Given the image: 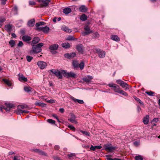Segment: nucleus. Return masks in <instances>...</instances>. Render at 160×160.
I'll use <instances>...</instances> for the list:
<instances>
[{"label":"nucleus","instance_id":"nucleus-51","mask_svg":"<svg viewBox=\"0 0 160 160\" xmlns=\"http://www.w3.org/2000/svg\"><path fill=\"white\" fill-rule=\"evenodd\" d=\"M68 128L73 131H75V128L74 127L71 125H69L68 126Z\"/></svg>","mask_w":160,"mask_h":160},{"label":"nucleus","instance_id":"nucleus-38","mask_svg":"<svg viewBox=\"0 0 160 160\" xmlns=\"http://www.w3.org/2000/svg\"><path fill=\"white\" fill-rule=\"evenodd\" d=\"M118 93L122 94V95H123L125 96H128V94L127 93L122 90H120V89Z\"/></svg>","mask_w":160,"mask_h":160},{"label":"nucleus","instance_id":"nucleus-58","mask_svg":"<svg viewBox=\"0 0 160 160\" xmlns=\"http://www.w3.org/2000/svg\"><path fill=\"white\" fill-rule=\"evenodd\" d=\"M134 99H135V100L136 101H137V102H138L139 103H142V102L141 101V100L140 99H139V98H138L135 97V98H134Z\"/></svg>","mask_w":160,"mask_h":160},{"label":"nucleus","instance_id":"nucleus-37","mask_svg":"<svg viewBox=\"0 0 160 160\" xmlns=\"http://www.w3.org/2000/svg\"><path fill=\"white\" fill-rule=\"evenodd\" d=\"M9 44L12 47H13L15 46V42L14 40H11L9 42Z\"/></svg>","mask_w":160,"mask_h":160},{"label":"nucleus","instance_id":"nucleus-25","mask_svg":"<svg viewBox=\"0 0 160 160\" xmlns=\"http://www.w3.org/2000/svg\"><path fill=\"white\" fill-rule=\"evenodd\" d=\"M5 30L8 32H10L12 31V26L10 24L6 25L5 26Z\"/></svg>","mask_w":160,"mask_h":160},{"label":"nucleus","instance_id":"nucleus-49","mask_svg":"<svg viewBox=\"0 0 160 160\" xmlns=\"http://www.w3.org/2000/svg\"><path fill=\"white\" fill-rule=\"evenodd\" d=\"M47 121L49 123L52 124H54L55 122V121L51 119H48L47 120Z\"/></svg>","mask_w":160,"mask_h":160},{"label":"nucleus","instance_id":"nucleus-10","mask_svg":"<svg viewBox=\"0 0 160 160\" xmlns=\"http://www.w3.org/2000/svg\"><path fill=\"white\" fill-rule=\"evenodd\" d=\"M37 64L41 69H43L47 66V63L43 61L38 62Z\"/></svg>","mask_w":160,"mask_h":160},{"label":"nucleus","instance_id":"nucleus-52","mask_svg":"<svg viewBox=\"0 0 160 160\" xmlns=\"http://www.w3.org/2000/svg\"><path fill=\"white\" fill-rule=\"evenodd\" d=\"M158 121V118H154L152 121V123L153 124V122H157Z\"/></svg>","mask_w":160,"mask_h":160},{"label":"nucleus","instance_id":"nucleus-42","mask_svg":"<svg viewBox=\"0 0 160 160\" xmlns=\"http://www.w3.org/2000/svg\"><path fill=\"white\" fill-rule=\"evenodd\" d=\"M18 107L19 108H20L21 109H23L25 108H27L28 107V106L27 105H21L18 106Z\"/></svg>","mask_w":160,"mask_h":160},{"label":"nucleus","instance_id":"nucleus-14","mask_svg":"<svg viewBox=\"0 0 160 160\" xmlns=\"http://www.w3.org/2000/svg\"><path fill=\"white\" fill-rule=\"evenodd\" d=\"M62 30L67 32L70 33L72 32L71 29L69 28L65 25L62 26L61 28Z\"/></svg>","mask_w":160,"mask_h":160},{"label":"nucleus","instance_id":"nucleus-64","mask_svg":"<svg viewBox=\"0 0 160 160\" xmlns=\"http://www.w3.org/2000/svg\"><path fill=\"white\" fill-rule=\"evenodd\" d=\"M59 111L61 112L62 113L64 112V110L63 108H60L59 109Z\"/></svg>","mask_w":160,"mask_h":160},{"label":"nucleus","instance_id":"nucleus-40","mask_svg":"<svg viewBox=\"0 0 160 160\" xmlns=\"http://www.w3.org/2000/svg\"><path fill=\"white\" fill-rule=\"evenodd\" d=\"M33 151L35 152L39 153L41 154L45 155L44 154L45 153L44 152L42 151H40L38 149H34L33 150Z\"/></svg>","mask_w":160,"mask_h":160},{"label":"nucleus","instance_id":"nucleus-5","mask_svg":"<svg viewBox=\"0 0 160 160\" xmlns=\"http://www.w3.org/2000/svg\"><path fill=\"white\" fill-rule=\"evenodd\" d=\"M54 73L59 79H61L62 78V74L64 73V72L62 71H51Z\"/></svg>","mask_w":160,"mask_h":160},{"label":"nucleus","instance_id":"nucleus-60","mask_svg":"<svg viewBox=\"0 0 160 160\" xmlns=\"http://www.w3.org/2000/svg\"><path fill=\"white\" fill-rule=\"evenodd\" d=\"M53 158L54 160H62L60 159L57 156H54Z\"/></svg>","mask_w":160,"mask_h":160},{"label":"nucleus","instance_id":"nucleus-63","mask_svg":"<svg viewBox=\"0 0 160 160\" xmlns=\"http://www.w3.org/2000/svg\"><path fill=\"white\" fill-rule=\"evenodd\" d=\"M11 108H8V107H6V108H5L4 107V109H5L7 112H9L10 109Z\"/></svg>","mask_w":160,"mask_h":160},{"label":"nucleus","instance_id":"nucleus-22","mask_svg":"<svg viewBox=\"0 0 160 160\" xmlns=\"http://www.w3.org/2000/svg\"><path fill=\"white\" fill-rule=\"evenodd\" d=\"M35 22V19H33L29 21L28 22V25L29 27H33L34 25Z\"/></svg>","mask_w":160,"mask_h":160},{"label":"nucleus","instance_id":"nucleus-48","mask_svg":"<svg viewBox=\"0 0 160 160\" xmlns=\"http://www.w3.org/2000/svg\"><path fill=\"white\" fill-rule=\"evenodd\" d=\"M146 93L149 96H152L154 95V93L152 91L146 92Z\"/></svg>","mask_w":160,"mask_h":160},{"label":"nucleus","instance_id":"nucleus-7","mask_svg":"<svg viewBox=\"0 0 160 160\" xmlns=\"http://www.w3.org/2000/svg\"><path fill=\"white\" fill-rule=\"evenodd\" d=\"M84 30L85 31V32H82V34L83 36H85L89 34L92 32V31L91 30L90 28L87 26L84 28Z\"/></svg>","mask_w":160,"mask_h":160},{"label":"nucleus","instance_id":"nucleus-21","mask_svg":"<svg viewBox=\"0 0 160 160\" xmlns=\"http://www.w3.org/2000/svg\"><path fill=\"white\" fill-rule=\"evenodd\" d=\"M72 64L74 68L77 69L79 68V62L78 61L73 60Z\"/></svg>","mask_w":160,"mask_h":160},{"label":"nucleus","instance_id":"nucleus-62","mask_svg":"<svg viewBox=\"0 0 160 160\" xmlns=\"http://www.w3.org/2000/svg\"><path fill=\"white\" fill-rule=\"evenodd\" d=\"M90 149L92 150L93 151H94L96 148H95V147L93 146L92 145L91 148H90Z\"/></svg>","mask_w":160,"mask_h":160},{"label":"nucleus","instance_id":"nucleus-17","mask_svg":"<svg viewBox=\"0 0 160 160\" xmlns=\"http://www.w3.org/2000/svg\"><path fill=\"white\" fill-rule=\"evenodd\" d=\"M105 149L110 152H112L113 150L115 148L111 146H109L108 145H105Z\"/></svg>","mask_w":160,"mask_h":160},{"label":"nucleus","instance_id":"nucleus-8","mask_svg":"<svg viewBox=\"0 0 160 160\" xmlns=\"http://www.w3.org/2000/svg\"><path fill=\"white\" fill-rule=\"evenodd\" d=\"M64 72L63 75L67 77H72L75 78L76 76V74H75L73 72H66L65 71H62Z\"/></svg>","mask_w":160,"mask_h":160},{"label":"nucleus","instance_id":"nucleus-50","mask_svg":"<svg viewBox=\"0 0 160 160\" xmlns=\"http://www.w3.org/2000/svg\"><path fill=\"white\" fill-rule=\"evenodd\" d=\"M5 19L4 18H0V27H1L2 25V23L4 22Z\"/></svg>","mask_w":160,"mask_h":160},{"label":"nucleus","instance_id":"nucleus-9","mask_svg":"<svg viewBox=\"0 0 160 160\" xmlns=\"http://www.w3.org/2000/svg\"><path fill=\"white\" fill-rule=\"evenodd\" d=\"M76 55V52H72L71 53H67L64 54L65 58L70 59L74 57Z\"/></svg>","mask_w":160,"mask_h":160},{"label":"nucleus","instance_id":"nucleus-39","mask_svg":"<svg viewBox=\"0 0 160 160\" xmlns=\"http://www.w3.org/2000/svg\"><path fill=\"white\" fill-rule=\"evenodd\" d=\"M15 112L18 114H20L21 113H23L22 110L20 109L18 107V109L16 110Z\"/></svg>","mask_w":160,"mask_h":160},{"label":"nucleus","instance_id":"nucleus-57","mask_svg":"<svg viewBox=\"0 0 160 160\" xmlns=\"http://www.w3.org/2000/svg\"><path fill=\"white\" fill-rule=\"evenodd\" d=\"M1 4L2 5H4L6 3L7 0H1Z\"/></svg>","mask_w":160,"mask_h":160},{"label":"nucleus","instance_id":"nucleus-43","mask_svg":"<svg viewBox=\"0 0 160 160\" xmlns=\"http://www.w3.org/2000/svg\"><path fill=\"white\" fill-rule=\"evenodd\" d=\"M83 81H84L85 82H86L87 83H89L90 82V79H88L87 77H84L82 79Z\"/></svg>","mask_w":160,"mask_h":160},{"label":"nucleus","instance_id":"nucleus-44","mask_svg":"<svg viewBox=\"0 0 160 160\" xmlns=\"http://www.w3.org/2000/svg\"><path fill=\"white\" fill-rule=\"evenodd\" d=\"M32 57L29 56H28L26 57V59L27 60L28 62H30L32 60Z\"/></svg>","mask_w":160,"mask_h":160},{"label":"nucleus","instance_id":"nucleus-41","mask_svg":"<svg viewBox=\"0 0 160 160\" xmlns=\"http://www.w3.org/2000/svg\"><path fill=\"white\" fill-rule=\"evenodd\" d=\"M5 105L6 107L10 108H11L14 106L13 105V104L9 103H5Z\"/></svg>","mask_w":160,"mask_h":160},{"label":"nucleus","instance_id":"nucleus-19","mask_svg":"<svg viewBox=\"0 0 160 160\" xmlns=\"http://www.w3.org/2000/svg\"><path fill=\"white\" fill-rule=\"evenodd\" d=\"M79 11L81 12H85L87 11V8L85 5H82L80 7Z\"/></svg>","mask_w":160,"mask_h":160},{"label":"nucleus","instance_id":"nucleus-13","mask_svg":"<svg viewBox=\"0 0 160 160\" xmlns=\"http://www.w3.org/2000/svg\"><path fill=\"white\" fill-rule=\"evenodd\" d=\"M40 39L38 37H35L33 38V39L32 41L31 45H34L38 43L40 41Z\"/></svg>","mask_w":160,"mask_h":160},{"label":"nucleus","instance_id":"nucleus-59","mask_svg":"<svg viewBox=\"0 0 160 160\" xmlns=\"http://www.w3.org/2000/svg\"><path fill=\"white\" fill-rule=\"evenodd\" d=\"M22 35H24L25 34V30L22 29L20 31Z\"/></svg>","mask_w":160,"mask_h":160},{"label":"nucleus","instance_id":"nucleus-11","mask_svg":"<svg viewBox=\"0 0 160 160\" xmlns=\"http://www.w3.org/2000/svg\"><path fill=\"white\" fill-rule=\"evenodd\" d=\"M76 49L79 53L81 54L83 53L84 48L82 44H79L77 45Z\"/></svg>","mask_w":160,"mask_h":160},{"label":"nucleus","instance_id":"nucleus-12","mask_svg":"<svg viewBox=\"0 0 160 160\" xmlns=\"http://www.w3.org/2000/svg\"><path fill=\"white\" fill-rule=\"evenodd\" d=\"M76 117L73 114L71 115V117L68 119V120L72 123L77 124L78 122L76 120Z\"/></svg>","mask_w":160,"mask_h":160},{"label":"nucleus","instance_id":"nucleus-46","mask_svg":"<svg viewBox=\"0 0 160 160\" xmlns=\"http://www.w3.org/2000/svg\"><path fill=\"white\" fill-rule=\"evenodd\" d=\"M22 158L20 156H15L13 158L14 160H20L22 159Z\"/></svg>","mask_w":160,"mask_h":160},{"label":"nucleus","instance_id":"nucleus-55","mask_svg":"<svg viewBox=\"0 0 160 160\" xmlns=\"http://www.w3.org/2000/svg\"><path fill=\"white\" fill-rule=\"evenodd\" d=\"M23 45V43L21 41H20L18 44V46L19 47H22Z\"/></svg>","mask_w":160,"mask_h":160},{"label":"nucleus","instance_id":"nucleus-1","mask_svg":"<svg viewBox=\"0 0 160 160\" xmlns=\"http://www.w3.org/2000/svg\"><path fill=\"white\" fill-rule=\"evenodd\" d=\"M43 45V43H40L38 44L37 45H32V50L30 51L31 54L33 53H38L42 51L41 47Z\"/></svg>","mask_w":160,"mask_h":160},{"label":"nucleus","instance_id":"nucleus-28","mask_svg":"<svg viewBox=\"0 0 160 160\" xmlns=\"http://www.w3.org/2000/svg\"><path fill=\"white\" fill-rule=\"evenodd\" d=\"M12 11L13 13V14L16 15L18 14V8L17 6L14 7L12 8Z\"/></svg>","mask_w":160,"mask_h":160},{"label":"nucleus","instance_id":"nucleus-3","mask_svg":"<svg viewBox=\"0 0 160 160\" xmlns=\"http://www.w3.org/2000/svg\"><path fill=\"white\" fill-rule=\"evenodd\" d=\"M96 52L98 54V57L101 58H103L105 56V52L99 48H96L95 49Z\"/></svg>","mask_w":160,"mask_h":160},{"label":"nucleus","instance_id":"nucleus-36","mask_svg":"<svg viewBox=\"0 0 160 160\" xmlns=\"http://www.w3.org/2000/svg\"><path fill=\"white\" fill-rule=\"evenodd\" d=\"M113 90L115 92H118L120 90V87L119 86L116 85L113 88Z\"/></svg>","mask_w":160,"mask_h":160},{"label":"nucleus","instance_id":"nucleus-29","mask_svg":"<svg viewBox=\"0 0 160 160\" xmlns=\"http://www.w3.org/2000/svg\"><path fill=\"white\" fill-rule=\"evenodd\" d=\"M36 106H38L42 107H44L46 106V104L44 103H42L40 102H36L35 103Z\"/></svg>","mask_w":160,"mask_h":160},{"label":"nucleus","instance_id":"nucleus-35","mask_svg":"<svg viewBox=\"0 0 160 160\" xmlns=\"http://www.w3.org/2000/svg\"><path fill=\"white\" fill-rule=\"evenodd\" d=\"M120 86L123 88H125L126 89L128 88V84L123 81L122 82Z\"/></svg>","mask_w":160,"mask_h":160},{"label":"nucleus","instance_id":"nucleus-32","mask_svg":"<svg viewBox=\"0 0 160 160\" xmlns=\"http://www.w3.org/2000/svg\"><path fill=\"white\" fill-rule=\"evenodd\" d=\"M3 81L8 86H11V83L8 80L6 79H3Z\"/></svg>","mask_w":160,"mask_h":160},{"label":"nucleus","instance_id":"nucleus-34","mask_svg":"<svg viewBox=\"0 0 160 160\" xmlns=\"http://www.w3.org/2000/svg\"><path fill=\"white\" fill-rule=\"evenodd\" d=\"M80 132H81L83 134L85 135L86 136H89L90 135V133L89 132L83 131L82 130H81Z\"/></svg>","mask_w":160,"mask_h":160},{"label":"nucleus","instance_id":"nucleus-23","mask_svg":"<svg viewBox=\"0 0 160 160\" xmlns=\"http://www.w3.org/2000/svg\"><path fill=\"white\" fill-rule=\"evenodd\" d=\"M111 39L115 41L116 42H118L120 41L119 38L116 35H112L111 36Z\"/></svg>","mask_w":160,"mask_h":160},{"label":"nucleus","instance_id":"nucleus-56","mask_svg":"<svg viewBox=\"0 0 160 160\" xmlns=\"http://www.w3.org/2000/svg\"><path fill=\"white\" fill-rule=\"evenodd\" d=\"M123 81L121 80L118 79L116 81V82L118 84L121 85Z\"/></svg>","mask_w":160,"mask_h":160},{"label":"nucleus","instance_id":"nucleus-30","mask_svg":"<svg viewBox=\"0 0 160 160\" xmlns=\"http://www.w3.org/2000/svg\"><path fill=\"white\" fill-rule=\"evenodd\" d=\"M24 90L28 92H32V88L30 87H25L24 88Z\"/></svg>","mask_w":160,"mask_h":160},{"label":"nucleus","instance_id":"nucleus-15","mask_svg":"<svg viewBox=\"0 0 160 160\" xmlns=\"http://www.w3.org/2000/svg\"><path fill=\"white\" fill-rule=\"evenodd\" d=\"M18 79L20 81L26 82L27 81V78H26L22 74H19L18 75Z\"/></svg>","mask_w":160,"mask_h":160},{"label":"nucleus","instance_id":"nucleus-4","mask_svg":"<svg viewBox=\"0 0 160 160\" xmlns=\"http://www.w3.org/2000/svg\"><path fill=\"white\" fill-rule=\"evenodd\" d=\"M36 29L39 31H42L44 33H47L49 32L50 28L46 26L43 27H40L37 28Z\"/></svg>","mask_w":160,"mask_h":160},{"label":"nucleus","instance_id":"nucleus-24","mask_svg":"<svg viewBox=\"0 0 160 160\" xmlns=\"http://www.w3.org/2000/svg\"><path fill=\"white\" fill-rule=\"evenodd\" d=\"M71 99L73 101L75 102H78L80 104H83L84 103V102L82 100H79L77 99H76L73 97L71 98Z\"/></svg>","mask_w":160,"mask_h":160},{"label":"nucleus","instance_id":"nucleus-61","mask_svg":"<svg viewBox=\"0 0 160 160\" xmlns=\"http://www.w3.org/2000/svg\"><path fill=\"white\" fill-rule=\"evenodd\" d=\"M134 145L136 146H137L139 144V142L138 141H136L134 142Z\"/></svg>","mask_w":160,"mask_h":160},{"label":"nucleus","instance_id":"nucleus-26","mask_svg":"<svg viewBox=\"0 0 160 160\" xmlns=\"http://www.w3.org/2000/svg\"><path fill=\"white\" fill-rule=\"evenodd\" d=\"M87 18L88 17L85 14H82L80 17V19L82 21H86Z\"/></svg>","mask_w":160,"mask_h":160},{"label":"nucleus","instance_id":"nucleus-20","mask_svg":"<svg viewBox=\"0 0 160 160\" xmlns=\"http://www.w3.org/2000/svg\"><path fill=\"white\" fill-rule=\"evenodd\" d=\"M22 39L23 41L24 42H28L30 41L31 40L32 38L31 37L29 36L24 35L22 36Z\"/></svg>","mask_w":160,"mask_h":160},{"label":"nucleus","instance_id":"nucleus-2","mask_svg":"<svg viewBox=\"0 0 160 160\" xmlns=\"http://www.w3.org/2000/svg\"><path fill=\"white\" fill-rule=\"evenodd\" d=\"M58 45L57 44H53L49 46V49L50 50V52L52 54H55L57 52L55 51L58 49Z\"/></svg>","mask_w":160,"mask_h":160},{"label":"nucleus","instance_id":"nucleus-53","mask_svg":"<svg viewBox=\"0 0 160 160\" xmlns=\"http://www.w3.org/2000/svg\"><path fill=\"white\" fill-rule=\"evenodd\" d=\"M116 84L113 83H111L108 84V86L110 87H112L113 88H114V87H115Z\"/></svg>","mask_w":160,"mask_h":160},{"label":"nucleus","instance_id":"nucleus-18","mask_svg":"<svg viewBox=\"0 0 160 160\" xmlns=\"http://www.w3.org/2000/svg\"><path fill=\"white\" fill-rule=\"evenodd\" d=\"M149 117L148 115H146L143 119V122L145 124H147L149 122Z\"/></svg>","mask_w":160,"mask_h":160},{"label":"nucleus","instance_id":"nucleus-27","mask_svg":"<svg viewBox=\"0 0 160 160\" xmlns=\"http://www.w3.org/2000/svg\"><path fill=\"white\" fill-rule=\"evenodd\" d=\"M62 46L65 48H68L71 47L70 44L68 42L62 43Z\"/></svg>","mask_w":160,"mask_h":160},{"label":"nucleus","instance_id":"nucleus-31","mask_svg":"<svg viewBox=\"0 0 160 160\" xmlns=\"http://www.w3.org/2000/svg\"><path fill=\"white\" fill-rule=\"evenodd\" d=\"M46 23L43 22H40L36 24V26L37 28L39 27L41 25H44Z\"/></svg>","mask_w":160,"mask_h":160},{"label":"nucleus","instance_id":"nucleus-54","mask_svg":"<svg viewBox=\"0 0 160 160\" xmlns=\"http://www.w3.org/2000/svg\"><path fill=\"white\" fill-rule=\"evenodd\" d=\"M36 4V3L33 1H29V4L30 5H34Z\"/></svg>","mask_w":160,"mask_h":160},{"label":"nucleus","instance_id":"nucleus-47","mask_svg":"<svg viewBox=\"0 0 160 160\" xmlns=\"http://www.w3.org/2000/svg\"><path fill=\"white\" fill-rule=\"evenodd\" d=\"M136 160H142L143 158L140 156H137L135 157Z\"/></svg>","mask_w":160,"mask_h":160},{"label":"nucleus","instance_id":"nucleus-33","mask_svg":"<svg viewBox=\"0 0 160 160\" xmlns=\"http://www.w3.org/2000/svg\"><path fill=\"white\" fill-rule=\"evenodd\" d=\"M84 67V62L83 61H82L80 63H79V67L81 70Z\"/></svg>","mask_w":160,"mask_h":160},{"label":"nucleus","instance_id":"nucleus-45","mask_svg":"<svg viewBox=\"0 0 160 160\" xmlns=\"http://www.w3.org/2000/svg\"><path fill=\"white\" fill-rule=\"evenodd\" d=\"M75 38L74 37L72 36H68L67 38V40H73L75 39Z\"/></svg>","mask_w":160,"mask_h":160},{"label":"nucleus","instance_id":"nucleus-6","mask_svg":"<svg viewBox=\"0 0 160 160\" xmlns=\"http://www.w3.org/2000/svg\"><path fill=\"white\" fill-rule=\"evenodd\" d=\"M51 0H42V3L40 5V6L38 7L41 8L43 7H47L49 5V2H51Z\"/></svg>","mask_w":160,"mask_h":160},{"label":"nucleus","instance_id":"nucleus-16","mask_svg":"<svg viewBox=\"0 0 160 160\" xmlns=\"http://www.w3.org/2000/svg\"><path fill=\"white\" fill-rule=\"evenodd\" d=\"M72 12V10L69 7H67L63 9V12L65 14H68Z\"/></svg>","mask_w":160,"mask_h":160}]
</instances>
